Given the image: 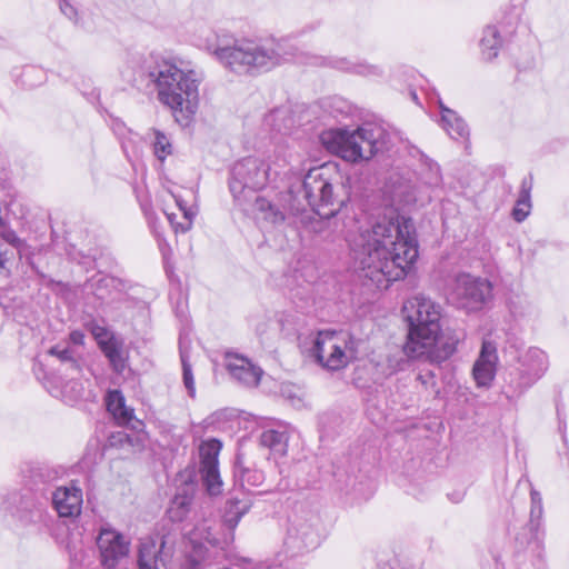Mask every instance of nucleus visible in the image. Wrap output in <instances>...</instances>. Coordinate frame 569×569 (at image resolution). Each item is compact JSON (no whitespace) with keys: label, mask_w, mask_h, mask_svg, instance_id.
I'll return each instance as SVG.
<instances>
[{"label":"nucleus","mask_w":569,"mask_h":569,"mask_svg":"<svg viewBox=\"0 0 569 569\" xmlns=\"http://www.w3.org/2000/svg\"><path fill=\"white\" fill-rule=\"evenodd\" d=\"M347 240L359 278L379 290L405 278L419 256L412 220L396 212Z\"/></svg>","instance_id":"nucleus-1"},{"label":"nucleus","mask_w":569,"mask_h":569,"mask_svg":"<svg viewBox=\"0 0 569 569\" xmlns=\"http://www.w3.org/2000/svg\"><path fill=\"white\" fill-rule=\"evenodd\" d=\"M147 71L156 84L159 101L171 110L180 126H189L199 107L201 81L190 63L177 58L158 57L147 67Z\"/></svg>","instance_id":"nucleus-2"},{"label":"nucleus","mask_w":569,"mask_h":569,"mask_svg":"<svg viewBox=\"0 0 569 569\" xmlns=\"http://www.w3.org/2000/svg\"><path fill=\"white\" fill-rule=\"evenodd\" d=\"M403 312L409 322L403 353L413 358L422 355L437 341L441 332L442 308L432 299L417 295L405 302Z\"/></svg>","instance_id":"nucleus-3"},{"label":"nucleus","mask_w":569,"mask_h":569,"mask_svg":"<svg viewBox=\"0 0 569 569\" xmlns=\"http://www.w3.org/2000/svg\"><path fill=\"white\" fill-rule=\"evenodd\" d=\"M330 137L333 143L329 148L342 159L352 162L368 160L388 150L390 144L389 133L382 127L372 123H365L352 132L347 130L330 132L322 138L323 142L328 143Z\"/></svg>","instance_id":"nucleus-4"},{"label":"nucleus","mask_w":569,"mask_h":569,"mask_svg":"<svg viewBox=\"0 0 569 569\" xmlns=\"http://www.w3.org/2000/svg\"><path fill=\"white\" fill-rule=\"evenodd\" d=\"M207 50L224 68L239 74L269 68L279 61V54L272 48L259 44L250 38L237 39L232 46L210 44Z\"/></svg>","instance_id":"nucleus-5"},{"label":"nucleus","mask_w":569,"mask_h":569,"mask_svg":"<svg viewBox=\"0 0 569 569\" xmlns=\"http://www.w3.org/2000/svg\"><path fill=\"white\" fill-rule=\"evenodd\" d=\"M339 180L337 166L331 163L312 168L305 176L302 183L305 198L322 219L336 216L345 202L338 199L335 192V186L340 183Z\"/></svg>","instance_id":"nucleus-6"},{"label":"nucleus","mask_w":569,"mask_h":569,"mask_svg":"<svg viewBox=\"0 0 569 569\" xmlns=\"http://www.w3.org/2000/svg\"><path fill=\"white\" fill-rule=\"evenodd\" d=\"M358 341L346 331H319L312 339L310 356L328 370H340L357 358Z\"/></svg>","instance_id":"nucleus-7"},{"label":"nucleus","mask_w":569,"mask_h":569,"mask_svg":"<svg viewBox=\"0 0 569 569\" xmlns=\"http://www.w3.org/2000/svg\"><path fill=\"white\" fill-rule=\"evenodd\" d=\"M270 174L271 167L266 160L248 157L236 162L229 180L230 192L234 200L239 204L249 200L254 191L268 183Z\"/></svg>","instance_id":"nucleus-8"},{"label":"nucleus","mask_w":569,"mask_h":569,"mask_svg":"<svg viewBox=\"0 0 569 569\" xmlns=\"http://www.w3.org/2000/svg\"><path fill=\"white\" fill-rule=\"evenodd\" d=\"M451 298L459 308L479 311L492 299V284L488 279L459 273L455 278Z\"/></svg>","instance_id":"nucleus-9"},{"label":"nucleus","mask_w":569,"mask_h":569,"mask_svg":"<svg viewBox=\"0 0 569 569\" xmlns=\"http://www.w3.org/2000/svg\"><path fill=\"white\" fill-rule=\"evenodd\" d=\"M518 362L519 367L516 372L510 373V385L519 393L538 381L549 367L546 352L539 348H529L520 355Z\"/></svg>","instance_id":"nucleus-10"},{"label":"nucleus","mask_w":569,"mask_h":569,"mask_svg":"<svg viewBox=\"0 0 569 569\" xmlns=\"http://www.w3.org/2000/svg\"><path fill=\"white\" fill-rule=\"evenodd\" d=\"M545 537V528L522 526L515 536V555L528 559L533 567L541 569L546 563Z\"/></svg>","instance_id":"nucleus-11"},{"label":"nucleus","mask_w":569,"mask_h":569,"mask_svg":"<svg viewBox=\"0 0 569 569\" xmlns=\"http://www.w3.org/2000/svg\"><path fill=\"white\" fill-rule=\"evenodd\" d=\"M221 448V441L214 438L203 441L199 447L200 475L210 496H218L223 490L218 460Z\"/></svg>","instance_id":"nucleus-12"},{"label":"nucleus","mask_w":569,"mask_h":569,"mask_svg":"<svg viewBox=\"0 0 569 569\" xmlns=\"http://www.w3.org/2000/svg\"><path fill=\"white\" fill-rule=\"evenodd\" d=\"M97 546L101 565L104 568L113 569L128 556L130 542L116 529L104 526L101 527L97 537Z\"/></svg>","instance_id":"nucleus-13"},{"label":"nucleus","mask_w":569,"mask_h":569,"mask_svg":"<svg viewBox=\"0 0 569 569\" xmlns=\"http://www.w3.org/2000/svg\"><path fill=\"white\" fill-rule=\"evenodd\" d=\"M224 367L232 379L244 387L258 386L262 376V370L248 358L232 352L226 353Z\"/></svg>","instance_id":"nucleus-14"},{"label":"nucleus","mask_w":569,"mask_h":569,"mask_svg":"<svg viewBox=\"0 0 569 569\" xmlns=\"http://www.w3.org/2000/svg\"><path fill=\"white\" fill-rule=\"evenodd\" d=\"M82 501V490L73 485L58 487L52 493V505L59 517H78L81 513Z\"/></svg>","instance_id":"nucleus-15"},{"label":"nucleus","mask_w":569,"mask_h":569,"mask_svg":"<svg viewBox=\"0 0 569 569\" xmlns=\"http://www.w3.org/2000/svg\"><path fill=\"white\" fill-rule=\"evenodd\" d=\"M497 360L496 345L485 340L472 369L473 378L479 387H488L491 383L495 378Z\"/></svg>","instance_id":"nucleus-16"},{"label":"nucleus","mask_w":569,"mask_h":569,"mask_svg":"<svg viewBox=\"0 0 569 569\" xmlns=\"http://www.w3.org/2000/svg\"><path fill=\"white\" fill-rule=\"evenodd\" d=\"M164 540L147 537L141 539L138 550V566L139 569H163L164 560L162 551L164 548Z\"/></svg>","instance_id":"nucleus-17"},{"label":"nucleus","mask_w":569,"mask_h":569,"mask_svg":"<svg viewBox=\"0 0 569 569\" xmlns=\"http://www.w3.org/2000/svg\"><path fill=\"white\" fill-rule=\"evenodd\" d=\"M252 503L253 501L251 497L246 492H242L241 497L231 496L226 501L222 517L223 525L229 530L233 531L240 522L241 518L250 510Z\"/></svg>","instance_id":"nucleus-18"},{"label":"nucleus","mask_w":569,"mask_h":569,"mask_svg":"<svg viewBox=\"0 0 569 569\" xmlns=\"http://www.w3.org/2000/svg\"><path fill=\"white\" fill-rule=\"evenodd\" d=\"M194 487L186 485L178 490L168 508V516L172 521H182L190 511Z\"/></svg>","instance_id":"nucleus-19"},{"label":"nucleus","mask_w":569,"mask_h":569,"mask_svg":"<svg viewBox=\"0 0 569 569\" xmlns=\"http://www.w3.org/2000/svg\"><path fill=\"white\" fill-rule=\"evenodd\" d=\"M233 477L236 483L250 491L253 488L261 486L264 481V475L261 470L243 466L240 457H237L233 469Z\"/></svg>","instance_id":"nucleus-20"},{"label":"nucleus","mask_w":569,"mask_h":569,"mask_svg":"<svg viewBox=\"0 0 569 569\" xmlns=\"http://www.w3.org/2000/svg\"><path fill=\"white\" fill-rule=\"evenodd\" d=\"M439 107L441 110V126L445 131L455 140L468 137L469 130L463 119L456 111L445 107L441 101H439Z\"/></svg>","instance_id":"nucleus-21"},{"label":"nucleus","mask_w":569,"mask_h":569,"mask_svg":"<svg viewBox=\"0 0 569 569\" xmlns=\"http://www.w3.org/2000/svg\"><path fill=\"white\" fill-rule=\"evenodd\" d=\"M107 409L120 425H128L133 418V409L126 406L121 391L110 390L106 398Z\"/></svg>","instance_id":"nucleus-22"},{"label":"nucleus","mask_w":569,"mask_h":569,"mask_svg":"<svg viewBox=\"0 0 569 569\" xmlns=\"http://www.w3.org/2000/svg\"><path fill=\"white\" fill-rule=\"evenodd\" d=\"M100 348L104 356L109 359L113 370L117 372H122L126 367L122 342L111 336L106 340H100Z\"/></svg>","instance_id":"nucleus-23"},{"label":"nucleus","mask_w":569,"mask_h":569,"mask_svg":"<svg viewBox=\"0 0 569 569\" xmlns=\"http://www.w3.org/2000/svg\"><path fill=\"white\" fill-rule=\"evenodd\" d=\"M532 189L531 178H525L521 181L519 196L517 202L512 209V218L517 222H522L530 213L531 210V198L530 192Z\"/></svg>","instance_id":"nucleus-24"},{"label":"nucleus","mask_w":569,"mask_h":569,"mask_svg":"<svg viewBox=\"0 0 569 569\" xmlns=\"http://www.w3.org/2000/svg\"><path fill=\"white\" fill-rule=\"evenodd\" d=\"M288 433L287 431L268 429L261 433L260 443L269 448L276 456H284L288 449Z\"/></svg>","instance_id":"nucleus-25"},{"label":"nucleus","mask_w":569,"mask_h":569,"mask_svg":"<svg viewBox=\"0 0 569 569\" xmlns=\"http://www.w3.org/2000/svg\"><path fill=\"white\" fill-rule=\"evenodd\" d=\"M174 200L180 211L182 212L183 221H176V213L164 212V214L170 224L172 226L174 232L183 233L191 229L193 218L196 217L197 212L192 208H188L180 197L174 196Z\"/></svg>","instance_id":"nucleus-26"},{"label":"nucleus","mask_w":569,"mask_h":569,"mask_svg":"<svg viewBox=\"0 0 569 569\" xmlns=\"http://www.w3.org/2000/svg\"><path fill=\"white\" fill-rule=\"evenodd\" d=\"M254 209L261 214V219L270 223L277 224L284 220V214L264 198H256Z\"/></svg>","instance_id":"nucleus-27"},{"label":"nucleus","mask_w":569,"mask_h":569,"mask_svg":"<svg viewBox=\"0 0 569 569\" xmlns=\"http://www.w3.org/2000/svg\"><path fill=\"white\" fill-rule=\"evenodd\" d=\"M458 342L459 338L456 336L445 337L439 335L437 341L431 346L436 347L435 358L438 361L448 359L455 353Z\"/></svg>","instance_id":"nucleus-28"},{"label":"nucleus","mask_w":569,"mask_h":569,"mask_svg":"<svg viewBox=\"0 0 569 569\" xmlns=\"http://www.w3.org/2000/svg\"><path fill=\"white\" fill-rule=\"evenodd\" d=\"M151 136L154 156L160 161H163L169 154L172 153L171 141L167 134L156 129L152 130Z\"/></svg>","instance_id":"nucleus-29"},{"label":"nucleus","mask_w":569,"mask_h":569,"mask_svg":"<svg viewBox=\"0 0 569 569\" xmlns=\"http://www.w3.org/2000/svg\"><path fill=\"white\" fill-rule=\"evenodd\" d=\"M180 359H181V365H182L183 385L188 391V395L191 398H194V396H196L194 378H193L191 365L189 362L188 350L182 345V342H180Z\"/></svg>","instance_id":"nucleus-30"},{"label":"nucleus","mask_w":569,"mask_h":569,"mask_svg":"<svg viewBox=\"0 0 569 569\" xmlns=\"http://www.w3.org/2000/svg\"><path fill=\"white\" fill-rule=\"evenodd\" d=\"M0 238L10 246H12L14 249H17L20 256H22L26 252V249L28 247L26 241L19 238L16 231L12 228H10V226L7 224L3 219H1L0 223Z\"/></svg>","instance_id":"nucleus-31"},{"label":"nucleus","mask_w":569,"mask_h":569,"mask_svg":"<svg viewBox=\"0 0 569 569\" xmlns=\"http://www.w3.org/2000/svg\"><path fill=\"white\" fill-rule=\"evenodd\" d=\"M79 377L72 375L70 380L67 381L61 388V395L67 402H74L83 397V383L78 380Z\"/></svg>","instance_id":"nucleus-32"},{"label":"nucleus","mask_w":569,"mask_h":569,"mask_svg":"<svg viewBox=\"0 0 569 569\" xmlns=\"http://www.w3.org/2000/svg\"><path fill=\"white\" fill-rule=\"evenodd\" d=\"M501 38H481L479 42L481 59L490 62L498 57L501 49Z\"/></svg>","instance_id":"nucleus-33"},{"label":"nucleus","mask_w":569,"mask_h":569,"mask_svg":"<svg viewBox=\"0 0 569 569\" xmlns=\"http://www.w3.org/2000/svg\"><path fill=\"white\" fill-rule=\"evenodd\" d=\"M22 83L28 88H34L46 80V73L37 67H27L22 72Z\"/></svg>","instance_id":"nucleus-34"},{"label":"nucleus","mask_w":569,"mask_h":569,"mask_svg":"<svg viewBox=\"0 0 569 569\" xmlns=\"http://www.w3.org/2000/svg\"><path fill=\"white\" fill-rule=\"evenodd\" d=\"M21 501L22 497L16 490L0 495V510L4 512H14Z\"/></svg>","instance_id":"nucleus-35"},{"label":"nucleus","mask_w":569,"mask_h":569,"mask_svg":"<svg viewBox=\"0 0 569 569\" xmlns=\"http://www.w3.org/2000/svg\"><path fill=\"white\" fill-rule=\"evenodd\" d=\"M412 154H419L422 159H426V164L429 167L430 176L426 179V182L430 186H438L441 181L440 168L437 163L430 161L419 149L412 148Z\"/></svg>","instance_id":"nucleus-36"},{"label":"nucleus","mask_w":569,"mask_h":569,"mask_svg":"<svg viewBox=\"0 0 569 569\" xmlns=\"http://www.w3.org/2000/svg\"><path fill=\"white\" fill-rule=\"evenodd\" d=\"M82 363L83 360L81 356L79 353H76L73 357H71V360L62 365L64 367L63 371L69 377H72V375H74L76 377H81Z\"/></svg>","instance_id":"nucleus-37"},{"label":"nucleus","mask_w":569,"mask_h":569,"mask_svg":"<svg viewBox=\"0 0 569 569\" xmlns=\"http://www.w3.org/2000/svg\"><path fill=\"white\" fill-rule=\"evenodd\" d=\"M49 353L51 356L57 357L60 360L61 365H63L71 360V357H73L77 352L74 349L70 347L57 345L50 348Z\"/></svg>","instance_id":"nucleus-38"},{"label":"nucleus","mask_w":569,"mask_h":569,"mask_svg":"<svg viewBox=\"0 0 569 569\" xmlns=\"http://www.w3.org/2000/svg\"><path fill=\"white\" fill-rule=\"evenodd\" d=\"M542 515L543 507L542 506H531L530 508V518L528 521V526H537L538 528H545L542 523Z\"/></svg>","instance_id":"nucleus-39"},{"label":"nucleus","mask_w":569,"mask_h":569,"mask_svg":"<svg viewBox=\"0 0 569 569\" xmlns=\"http://www.w3.org/2000/svg\"><path fill=\"white\" fill-rule=\"evenodd\" d=\"M417 380H419L426 388H433L436 386L435 373L431 370L420 371Z\"/></svg>","instance_id":"nucleus-40"},{"label":"nucleus","mask_w":569,"mask_h":569,"mask_svg":"<svg viewBox=\"0 0 569 569\" xmlns=\"http://www.w3.org/2000/svg\"><path fill=\"white\" fill-rule=\"evenodd\" d=\"M117 284V280L114 278H110V277H106V278H102L99 280V287H98V292H97V296L100 298V299H106V297L99 292V290L103 287V288H108V287H116Z\"/></svg>","instance_id":"nucleus-41"},{"label":"nucleus","mask_w":569,"mask_h":569,"mask_svg":"<svg viewBox=\"0 0 569 569\" xmlns=\"http://www.w3.org/2000/svg\"><path fill=\"white\" fill-rule=\"evenodd\" d=\"M91 331H92V335L98 340L99 345H100V340H106V339H108L110 337L109 332L107 331V329L104 327H101V326H93Z\"/></svg>","instance_id":"nucleus-42"},{"label":"nucleus","mask_w":569,"mask_h":569,"mask_svg":"<svg viewBox=\"0 0 569 569\" xmlns=\"http://www.w3.org/2000/svg\"><path fill=\"white\" fill-rule=\"evenodd\" d=\"M69 340L74 346H82L84 342V333L80 330H73L69 335Z\"/></svg>","instance_id":"nucleus-43"},{"label":"nucleus","mask_w":569,"mask_h":569,"mask_svg":"<svg viewBox=\"0 0 569 569\" xmlns=\"http://www.w3.org/2000/svg\"><path fill=\"white\" fill-rule=\"evenodd\" d=\"M84 559V551L82 549L70 551V561L72 567L80 565Z\"/></svg>","instance_id":"nucleus-44"},{"label":"nucleus","mask_w":569,"mask_h":569,"mask_svg":"<svg viewBox=\"0 0 569 569\" xmlns=\"http://www.w3.org/2000/svg\"><path fill=\"white\" fill-rule=\"evenodd\" d=\"M316 545V541L313 538H311V535L307 531H303L301 535V546L305 548H310Z\"/></svg>","instance_id":"nucleus-45"},{"label":"nucleus","mask_w":569,"mask_h":569,"mask_svg":"<svg viewBox=\"0 0 569 569\" xmlns=\"http://www.w3.org/2000/svg\"><path fill=\"white\" fill-rule=\"evenodd\" d=\"M530 498H531V506H542V499L538 491L531 490Z\"/></svg>","instance_id":"nucleus-46"},{"label":"nucleus","mask_w":569,"mask_h":569,"mask_svg":"<svg viewBox=\"0 0 569 569\" xmlns=\"http://www.w3.org/2000/svg\"><path fill=\"white\" fill-rule=\"evenodd\" d=\"M360 70L358 71L361 74L369 76V74H377L378 69L376 67H365L360 66Z\"/></svg>","instance_id":"nucleus-47"},{"label":"nucleus","mask_w":569,"mask_h":569,"mask_svg":"<svg viewBox=\"0 0 569 569\" xmlns=\"http://www.w3.org/2000/svg\"><path fill=\"white\" fill-rule=\"evenodd\" d=\"M284 113H286V110L277 109L268 116L267 120H268V122H273L276 119L280 118Z\"/></svg>","instance_id":"nucleus-48"},{"label":"nucleus","mask_w":569,"mask_h":569,"mask_svg":"<svg viewBox=\"0 0 569 569\" xmlns=\"http://www.w3.org/2000/svg\"><path fill=\"white\" fill-rule=\"evenodd\" d=\"M160 250L162 251L163 257L167 256V251H170L169 244L164 240L159 241Z\"/></svg>","instance_id":"nucleus-49"},{"label":"nucleus","mask_w":569,"mask_h":569,"mask_svg":"<svg viewBox=\"0 0 569 569\" xmlns=\"http://www.w3.org/2000/svg\"><path fill=\"white\" fill-rule=\"evenodd\" d=\"M8 262V256L6 251L0 249V268H4Z\"/></svg>","instance_id":"nucleus-50"},{"label":"nucleus","mask_w":569,"mask_h":569,"mask_svg":"<svg viewBox=\"0 0 569 569\" xmlns=\"http://www.w3.org/2000/svg\"><path fill=\"white\" fill-rule=\"evenodd\" d=\"M266 569H284L282 566H270Z\"/></svg>","instance_id":"nucleus-51"},{"label":"nucleus","mask_w":569,"mask_h":569,"mask_svg":"<svg viewBox=\"0 0 569 569\" xmlns=\"http://www.w3.org/2000/svg\"><path fill=\"white\" fill-rule=\"evenodd\" d=\"M274 126H276V130H278V131L282 130V127L280 124H274Z\"/></svg>","instance_id":"nucleus-52"},{"label":"nucleus","mask_w":569,"mask_h":569,"mask_svg":"<svg viewBox=\"0 0 569 569\" xmlns=\"http://www.w3.org/2000/svg\"><path fill=\"white\" fill-rule=\"evenodd\" d=\"M293 538H295V537H293L292 532H291V531H289L288 540L290 541V540H291V539H293Z\"/></svg>","instance_id":"nucleus-53"},{"label":"nucleus","mask_w":569,"mask_h":569,"mask_svg":"<svg viewBox=\"0 0 569 569\" xmlns=\"http://www.w3.org/2000/svg\"><path fill=\"white\" fill-rule=\"evenodd\" d=\"M412 99L417 100V94L415 92H412Z\"/></svg>","instance_id":"nucleus-54"},{"label":"nucleus","mask_w":569,"mask_h":569,"mask_svg":"<svg viewBox=\"0 0 569 569\" xmlns=\"http://www.w3.org/2000/svg\"><path fill=\"white\" fill-rule=\"evenodd\" d=\"M381 569H387V568H385V567H383V568H381Z\"/></svg>","instance_id":"nucleus-55"}]
</instances>
